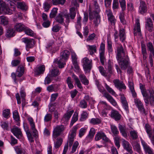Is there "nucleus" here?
Wrapping results in <instances>:
<instances>
[{"label":"nucleus","instance_id":"4","mask_svg":"<svg viewBox=\"0 0 154 154\" xmlns=\"http://www.w3.org/2000/svg\"><path fill=\"white\" fill-rule=\"evenodd\" d=\"M64 16L66 19V23H69L70 19L74 20L75 17L76 12L75 8H72L69 9V13H67L65 11H64Z\"/></svg>","mask_w":154,"mask_h":154},{"label":"nucleus","instance_id":"11","mask_svg":"<svg viewBox=\"0 0 154 154\" xmlns=\"http://www.w3.org/2000/svg\"><path fill=\"white\" fill-rule=\"evenodd\" d=\"M115 87L118 88L120 91H122V89H125L126 86L123 82L120 81L119 79H115L113 81Z\"/></svg>","mask_w":154,"mask_h":154},{"label":"nucleus","instance_id":"63","mask_svg":"<svg viewBox=\"0 0 154 154\" xmlns=\"http://www.w3.org/2000/svg\"><path fill=\"white\" fill-rule=\"evenodd\" d=\"M52 77L51 75L48 74L45 79V83L47 84H49L52 81Z\"/></svg>","mask_w":154,"mask_h":154},{"label":"nucleus","instance_id":"64","mask_svg":"<svg viewBox=\"0 0 154 154\" xmlns=\"http://www.w3.org/2000/svg\"><path fill=\"white\" fill-rule=\"evenodd\" d=\"M78 120V115H74L71 120V122L70 123V126L72 127L74 124Z\"/></svg>","mask_w":154,"mask_h":154},{"label":"nucleus","instance_id":"36","mask_svg":"<svg viewBox=\"0 0 154 154\" xmlns=\"http://www.w3.org/2000/svg\"><path fill=\"white\" fill-rule=\"evenodd\" d=\"M15 149L17 154H27L25 149L18 146H15Z\"/></svg>","mask_w":154,"mask_h":154},{"label":"nucleus","instance_id":"13","mask_svg":"<svg viewBox=\"0 0 154 154\" xmlns=\"http://www.w3.org/2000/svg\"><path fill=\"white\" fill-rule=\"evenodd\" d=\"M11 131L17 138L20 139L22 136L21 129L16 126H14L11 129Z\"/></svg>","mask_w":154,"mask_h":154},{"label":"nucleus","instance_id":"31","mask_svg":"<svg viewBox=\"0 0 154 154\" xmlns=\"http://www.w3.org/2000/svg\"><path fill=\"white\" fill-rule=\"evenodd\" d=\"M23 30L26 34L31 37H33L35 35V34L34 32L27 27L26 26Z\"/></svg>","mask_w":154,"mask_h":154},{"label":"nucleus","instance_id":"48","mask_svg":"<svg viewBox=\"0 0 154 154\" xmlns=\"http://www.w3.org/2000/svg\"><path fill=\"white\" fill-rule=\"evenodd\" d=\"M6 35L7 37H12L14 35V31L13 29L9 28L7 30Z\"/></svg>","mask_w":154,"mask_h":154},{"label":"nucleus","instance_id":"34","mask_svg":"<svg viewBox=\"0 0 154 154\" xmlns=\"http://www.w3.org/2000/svg\"><path fill=\"white\" fill-rule=\"evenodd\" d=\"M47 90L49 92H57L59 90V88L57 86L54 85H51L47 87Z\"/></svg>","mask_w":154,"mask_h":154},{"label":"nucleus","instance_id":"30","mask_svg":"<svg viewBox=\"0 0 154 154\" xmlns=\"http://www.w3.org/2000/svg\"><path fill=\"white\" fill-rule=\"evenodd\" d=\"M63 142V139L59 137L57 138L56 141L54 142V147L56 149H58L61 146Z\"/></svg>","mask_w":154,"mask_h":154},{"label":"nucleus","instance_id":"1","mask_svg":"<svg viewBox=\"0 0 154 154\" xmlns=\"http://www.w3.org/2000/svg\"><path fill=\"white\" fill-rule=\"evenodd\" d=\"M116 58L121 69L123 70L126 69L129 60L123 46L121 44L119 45L117 48Z\"/></svg>","mask_w":154,"mask_h":154},{"label":"nucleus","instance_id":"32","mask_svg":"<svg viewBox=\"0 0 154 154\" xmlns=\"http://www.w3.org/2000/svg\"><path fill=\"white\" fill-rule=\"evenodd\" d=\"M119 35L120 40L123 42L125 39L126 36L125 30L123 29H121L119 31Z\"/></svg>","mask_w":154,"mask_h":154},{"label":"nucleus","instance_id":"49","mask_svg":"<svg viewBox=\"0 0 154 154\" xmlns=\"http://www.w3.org/2000/svg\"><path fill=\"white\" fill-rule=\"evenodd\" d=\"M1 126L2 128L5 130L8 131L9 130V123L7 122H1Z\"/></svg>","mask_w":154,"mask_h":154},{"label":"nucleus","instance_id":"14","mask_svg":"<svg viewBox=\"0 0 154 154\" xmlns=\"http://www.w3.org/2000/svg\"><path fill=\"white\" fill-rule=\"evenodd\" d=\"M153 27L152 21L150 18L146 19L145 27L146 29L150 32H152Z\"/></svg>","mask_w":154,"mask_h":154},{"label":"nucleus","instance_id":"61","mask_svg":"<svg viewBox=\"0 0 154 154\" xmlns=\"http://www.w3.org/2000/svg\"><path fill=\"white\" fill-rule=\"evenodd\" d=\"M51 7L50 4L47 2H45L43 5V8L45 11L48 12Z\"/></svg>","mask_w":154,"mask_h":154},{"label":"nucleus","instance_id":"51","mask_svg":"<svg viewBox=\"0 0 154 154\" xmlns=\"http://www.w3.org/2000/svg\"><path fill=\"white\" fill-rule=\"evenodd\" d=\"M145 128L146 130V132L148 134L149 137L151 138L152 136V133L150 125L149 124H146L145 125Z\"/></svg>","mask_w":154,"mask_h":154},{"label":"nucleus","instance_id":"53","mask_svg":"<svg viewBox=\"0 0 154 154\" xmlns=\"http://www.w3.org/2000/svg\"><path fill=\"white\" fill-rule=\"evenodd\" d=\"M87 128H83L80 129L79 131V136L80 138H81L84 134L87 131Z\"/></svg>","mask_w":154,"mask_h":154},{"label":"nucleus","instance_id":"5","mask_svg":"<svg viewBox=\"0 0 154 154\" xmlns=\"http://www.w3.org/2000/svg\"><path fill=\"white\" fill-rule=\"evenodd\" d=\"M22 42L26 44L25 48L27 51H29V49L33 48L35 44L34 40L32 38L25 37L21 39Z\"/></svg>","mask_w":154,"mask_h":154},{"label":"nucleus","instance_id":"24","mask_svg":"<svg viewBox=\"0 0 154 154\" xmlns=\"http://www.w3.org/2000/svg\"><path fill=\"white\" fill-rule=\"evenodd\" d=\"M25 26L21 23H16L14 26V29L17 31L21 32L24 29Z\"/></svg>","mask_w":154,"mask_h":154},{"label":"nucleus","instance_id":"27","mask_svg":"<svg viewBox=\"0 0 154 154\" xmlns=\"http://www.w3.org/2000/svg\"><path fill=\"white\" fill-rule=\"evenodd\" d=\"M88 48V50L90 53V54L91 55H93L94 53L97 52V47L95 45H87Z\"/></svg>","mask_w":154,"mask_h":154},{"label":"nucleus","instance_id":"17","mask_svg":"<svg viewBox=\"0 0 154 154\" xmlns=\"http://www.w3.org/2000/svg\"><path fill=\"white\" fill-rule=\"evenodd\" d=\"M103 96L107 99L110 103L113 106H116L117 104L113 97L107 93H104Z\"/></svg>","mask_w":154,"mask_h":154},{"label":"nucleus","instance_id":"44","mask_svg":"<svg viewBox=\"0 0 154 154\" xmlns=\"http://www.w3.org/2000/svg\"><path fill=\"white\" fill-rule=\"evenodd\" d=\"M58 10V8H54L52 9L49 15L50 18H52L55 17L57 13Z\"/></svg>","mask_w":154,"mask_h":154},{"label":"nucleus","instance_id":"29","mask_svg":"<svg viewBox=\"0 0 154 154\" xmlns=\"http://www.w3.org/2000/svg\"><path fill=\"white\" fill-rule=\"evenodd\" d=\"M17 7L23 11H26L27 9V6L23 2H17Z\"/></svg>","mask_w":154,"mask_h":154},{"label":"nucleus","instance_id":"56","mask_svg":"<svg viewBox=\"0 0 154 154\" xmlns=\"http://www.w3.org/2000/svg\"><path fill=\"white\" fill-rule=\"evenodd\" d=\"M52 77L56 76L60 74L59 70L57 69H52L51 72V74H49Z\"/></svg>","mask_w":154,"mask_h":154},{"label":"nucleus","instance_id":"20","mask_svg":"<svg viewBox=\"0 0 154 154\" xmlns=\"http://www.w3.org/2000/svg\"><path fill=\"white\" fill-rule=\"evenodd\" d=\"M132 145L134 149L139 154H141L142 151L141 150L140 144L137 141H134L132 143Z\"/></svg>","mask_w":154,"mask_h":154},{"label":"nucleus","instance_id":"25","mask_svg":"<svg viewBox=\"0 0 154 154\" xmlns=\"http://www.w3.org/2000/svg\"><path fill=\"white\" fill-rule=\"evenodd\" d=\"M45 70V66L44 65H42L36 67L35 71V75H39L43 73Z\"/></svg>","mask_w":154,"mask_h":154},{"label":"nucleus","instance_id":"9","mask_svg":"<svg viewBox=\"0 0 154 154\" xmlns=\"http://www.w3.org/2000/svg\"><path fill=\"white\" fill-rule=\"evenodd\" d=\"M65 129V127L63 125H58L54 128L53 131V137L56 138L58 136L62 133Z\"/></svg>","mask_w":154,"mask_h":154},{"label":"nucleus","instance_id":"18","mask_svg":"<svg viewBox=\"0 0 154 154\" xmlns=\"http://www.w3.org/2000/svg\"><path fill=\"white\" fill-rule=\"evenodd\" d=\"M139 9L140 13L141 14H143L146 12L147 11V7L145 2L142 1H140Z\"/></svg>","mask_w":154,"mask_h":154},{"label":"nucleus","instance_id":"59","mask_svg":"<svg viewBox=\"0 0 154 154\" xmlns=\"http://www.w3.org/2000/svg\"><path fill=\"white\" fill-rule=\"evenodd\" d=\"M148 50L149 51L150 53L154 51V48L152 42H150L146 44Z\"/></svg>","mask_w":154,"mask_h":154},{"label":"nucleus","instance_id":"7","mask_svg":"<svg viewBox=\"0 0 154 154\" xmlns=\"http://www.w3.org/2000/svg\"><path fill=\"white\" fill-rule=\"evenodd\" d=\"M28 121L30 126V129L32 131L33 136L35 138H37L38 136V132L35 128V123L33 118L31 117L28 118Z\"/></svg>","mask_w":154,"mask_h":154},{"label":"nucleus","instance_id":"40","mask_svg":"<svg viewBox=\"0 0 154 154\" xmlns=\"http://www.w3.org/2000/svg\"><path fill=\"white\" fill-rule=\"evenodd\" d=\"M111 131L114 136H117L119 134V131L117 127L113 125H110Z\"/></svg>","mask_w":154,"mask_h":154},{"label":"nucleus","instance_id":"21","mask_svg":"<svg viewBox=\"0 0 154 154\" xmlns=\"http://www.w3.org/2000/svg\"><path fill=\"white\" fill-rule=\"evenodd\" d=\"M25 71L24 67L22 65L19 66L16 71V75L18 77L22 76L24 73Z\"/></svg>","mask_w":154,"mask_h":154},{"label":"nucleus","instance_id":"12","mask_svg":"<svg viewBox=\"0 0 154 154\" xmlns=\"http://www.w3.org/2000/svg\"><path fill=\"white\" fill-rule=\"evenodd\" d=\"M23 128L26 132L28 139L30 143H32L34 141V136L32 132L30 131L28 127L26 124H24Z\"/></svg>","mask_w":154,"mask_h":154},{"label":"nucleus","instance_id":"38","mask_svg":"<svg viewBox=\"0 0 154 154\" xmlns=\"http://www.w3.org/2000/svg\"><path fill=\"white\" fill-rule=\"evenodd\" d=\"M137 32L139 35L140 34L141 30L139 22H137V26L134 29V35H137Z\"/></svg>","mask_w":154,"mask_h":154},{"label":"nucleus","instance_id":"3","mask_svg":"<svg viewBox=\"0 0 154 154\" xmlns=\"http://www.w3.org/2000/svg\"><path fill=\"white\" fill-rule=\"evenodd\" d=\"M79 126L76 125L74 126L71 131V133L68 136V139L66 143H69V147L71 148L74 140L76 133Z\"/></svg>","mask_w":154,"mask_h":154},{"label":"nucleus","instance_id":"52","mask_svg":"<svg viewBox=\"0 0 154 154\" xmlns=\"http://www.w3.org/2000/svg\"><path fill=\"white\" fill-rule=\"evenodd\" d=\"M105 86L108 91L113 95H115L116 93L114 91L108 86L106 83H105Z\"/></svg>","mask_w":154,"mask_h":154},{"label":"nucleus","instance_id":"57","mask_svg":"<svg viewBox=\"0 0 154 154\" xmlns=\"http://www.w3.org/2000/svg\"><path fill=\"white\" fill-rule=\"evenodd\" d=\"M52 118V115L50 113H47L45 116L44 121L45 122H48L51 121Z\"/></svg>","mask_w":154,"mask_h":154},{"label":"nucleus","instance_id":"26","mask_svg":"<svg viewBox=\"0 0 154 154\" xmlns=\"http://www.w3.org/2000/svg\"><path fill=\"white\" fill-rule=\"evenodd\" d=\"M79 77L83 84L85 85H88L89 83V81L84 74H80Z\"/></svg>","mask_w":154,"mask_h":154},{"label":"nucleus","instance_id":"19","mask_svg":"<svg viewBox=\"0 0 154 154\" xmlns=\"http://www.w3.org/2000/svg\"><path fill=\"white\" fill-rule=\"evenodd\" d=\"M97 10L93 11V12H90L89 13V19L90 20H92L95 18L99 17L98 14L99 12V7L97 6L96 8Z\"/></svg>","mask_w":154,"mask_h":154},{"label":"nucleus","instance_id":"55","mask_svg":"<svg viewBox=\"0 0 154 154\" xmlns=\"http://www.w3.org/2000/svg\"><path fill=\"white\" fill-rule=\"evenodd\" d=\"M88 114L85 111H83L81 114V116L80 120L81 121H85L88 117Z\"/></svg>","mask_w":154,"mask_h":154},{"label":"nucleus","instance_id":"37","mask_svg":"<svg viewBox=\"0 0 154 154\" xmlns=\"http://www.w3.org/2000/svg\"><path fill=\"white\" fill-rule=\"evenodd\" d=\"M73 112V110H71L69 112H67L64 115L62 120L64 119L66 121H68L71 117Z\"/></svg>","mask_w":154,"mask_h":154},{"label":"nucleus","instance_id":"10","mask_svg":"<svg viewBox=\"0 0 154 154\" xmlns=\"http://www.w3.org/2000/svg\"><path fill=\"white\" fill-rule=\"evenodd\" d=\"M83 66L85 70L87 71L88 70H90L92 67V61L91 60H89L87 57L84 58L82 60Z\"/></svg>","mask_w":154,"mask_h":154},{"label":"nucleus","instance_id":"28","mask_svg":"<svg viewBox=\"0 0 154 154\" xmlns=\"http://www.w3.org/2000/svg\"><path fill=\"white\" fill-rule=\"evenodd\" d=\"M141 141L143 149L146 153H147V152H149V151L152 150L150 147L143 140H141Z\"/></svg>","mask_w":154,"mask_h":154},{"label":"nucleus","instance_id":"16","mask_svg":"<svg viewBox=\"0 0 154 154\" xmlns=\"http://www.w3.org/2000/svg\"><path fill=\"white\" fill-rule=\"evenodd\" d=\"M110 116L116 121L120 120L121 117V114L118 111L113 109L111 112Z\"/></svg>","mask_w":154,"mask_h":154},{"label":"nucleus","instance_id":"8","mask_svg":"<svg viewBox=\"0 0 154 154\" xmlns=\"http://www.w3.org/2000/svg\"><path fill=\"white\" fill-rule=\"evenodd\" d=\"M134 102L139 110L144 115H146L147 112L145 110L144 105L142 102L138 99H135Z\"/></svg>","mask_w":154,"mask_h":154},{"label":"nucleus","instance_id":"60","mask_svg":"<svg viewBox=\"0 0 154 154\" xmlns=\"http://www.w3.org/2000/svg\"><path fill=\"white\" fill-rule=\"evenodd\" d=\"M66 83L68 84V86L70 89H72L73 88V85L72 84L71 81V77H68L66 79Z\"/></svg>","mask_w":154,"mask_h":154},{"label":"nucleus","instance_id":"41","mask_svg":"<svg viewBox=\"0 0 154 154\" xmlns=\"http://www.w3.org/2000/svg\"><path fill=\"white\" fill-rule=\"evenodd\" d=\"M4 14H8L9 15L12 14L13 11L9 8L7 5L4 8H3L1 10Z\"/></svg>","mask_w":154,"mask_h":154},{"label":"nucleus","instance_id":"46","mask_svg":"<svg viewBox=\"0 0 154 154\" xmlns=\"http://www.w3.org/2000/svg\"><path fill=\"white\" fill-rule=\"evenodd\" d=\"M119 2L122 8V11H124L126 9V3L125 0H119Z\"/></svg>","mask_w":154,"mask_h":154},{"label":"nucleus","instance_id":"39","mask_svg":"<svg viewBox=\"0 0 154 154\" xmlns=\"http://www.w3.org/2000/svg\"><path fill=\"white\" fill-rule=\"evenodd\" d=\"M95 133V129L93 128H91L90 131L88 136L86 137V139H89L90 140L93 138Z\"/></svg>","mask_w":154,"mask_h":154},{"label":"nucleus","instance_id":"6","mask_svg":"<svg viewBox=\"0 0 154 154\" xmlns=\"http://www.w3.org/2000/svg\"><path fill=\"white\" fill-rule=\"evenodd\" d=\"M146 106H148L149 103L152 106H154V92L152 91L149 92V95L147 94L146 97H143Z\"/></svg>","mask_w":154,"mask_h":154},{"label":"nucleus","instance_id":"35","mask_svg":"<svg viewBox=\"0 0 154 154\" xmlns=\"http://www.w3.org/2000/svg\"><path fill=\"white\" fill-rule=\"evenodd\" d=\"M72 77L75 80V83L76 84L77 86L80 89H82V86L81 82L78 77L74 74L72 75Z\"/></svg>","mask_w":154,"mask_h":154},{"label":"nucleus","instance_id":"62","mask_svg":"<svg viewBox=\"0 0 154 154\" xmlns=\"http://www.w3.org/2000/svg\"><path fill=\"white\" fill-rule=\"evenodd\" d=\"M13 117L14 120L18 122L20 120V117L18 114V113L17 111L15 110L13 112Z\"/></svg>","mask_w":154,"mask_h":154},{"label":"nucleus","instance_id":"50","mask_svg":"<svg viewBox=\"0 0 154 154\" xmlns=\"http://www.w3.org/2000/svg\"><path fill=\"white\" fill-rule=\"evenodd\" d=\"M105 134L103 132H98L95 135V140L98 141L100 139L103 138V136H104Z\"/></svg>","mask_w":154,"mask_h":154},{"label":"nucleus","instance_id":"54","mask_svg":"<svg viewBox=\"0 0 154 154\" xmlns=\"http://www.w3.org/2000/svg\"><path fill=\"white\" fill-rule=\"evenodd\" d=\"M130 134L133 139H136L138 138L137 132L135 131H131L130 132Z\"/></svg>","mask_w":154,"mask_h":154},{"label":"nucleus","instance_id":"23","mask_svg":"<svg viewBox=\"0 0 154 154\" xmlns=\"http://www.w3.org/2000/svg\"><path fill=\"white\" fill-rule=\"evenodd\" d=\"M63 16H64V11L59 14L55 18L56 21L60 24H62L64 22Z\"/></svg>","mask_w":154,"mask_h":154},{"label":"nucleus","instance_id":"2","mask_svg":"<svg viewBox=\"0 0 154 154\" xmlns=\"http://www.w3.org/2000/svg\"><path fill=\"white\" fill-rule=\"evenodd\" d=\"M69 54V51L66 50L63 51L61 54L59 60L57 61L59 68H62L64 67L65 61L68 59Z\"/></svg>","mask_w":154,"mask_h":154},{"label":"nucleus","instance_id":"42","mask_svg":"<svg viewBox=\"0 0 154 154\" xmlns=\"http://www.w3.org/2000/svg\"><path fill=\"white\" fill-rule=\"evenodd\" d=\"M112 63L111 61L110 60H109L108 61L107 64L105 66L106 68L108 69V72L110 74H112Z\"/></svg>","mask_w":154,"mask_h":154},{"label":"nucleus","instance_id":"22","mask_svg":"<svg viewBox=\"0 0 154 154\" xmlns=\"http://www.w3.org/2000/svg\"><path fill=\"white\" fill-rule=\"evenodd\" d=\"M121 100L123 108L125 110L127 113L128 112L129 109L128 104L126 99L124 97L122 96L121 98Z\"/></svg>","mask_w":154,"mask_h":154},{"label":"nucleus","instance_id":"43","mask_svg":"<svg viewBox=\"0 0 154 154\" xmlns=\"http://www.w3.org/2000/svg\"><path fill=\"white\" fill-rule=\"evenodd\" d=\"M140 88L141 90L142 94L143 97H146L147 94L146 90L145 89V86L141 83L140 84Z\"/></svg>","mask_w":154,"mask_h":154},{"label":"nucleus","instance_id":"58","mask_svg":"<svg viewBox=\"0 0 154 154\" xmlns=\"http://www.w3.org/2000/svg\"><path fill=\"white\" fill-rule=\"evenodd\" d=\"M107 48L109 53H111L112 51V48L111 41L108 39H107Z\"/></svg>","mask_w":154,"mask_h":154},{"label":"nucleus","instance_id":"15","mask_svg":"<svg viewBox=\"0 0 154 154\" xmlns=\"http://www.w3.org/2000/svg\"><path fill=\"white\" fill-rule=\"evenodd\" d=\"M122 143L124 149L126 150L130 154H132L133 152L132 149V147L129 142L125 140H123Z\"/></svg>","mask_w":154,"mask_h":154},{"label":"nucleus","instance_id":"45","mask_svg":"<svg viewBox=\"0 0 154 154\" xmlns=\"http://www.w3.org/2000/svg\"><path fill=\"white\" fill-rule=\"evenodd\" d=\"M101 122V120L98 118H93L91 119L90 121V123L92 124L98 125Z\"/></svg>","mask_w":154,"mask_h":154},{"label":"nucleus","instance_id":"33","mask_svg":"<svg viewBox=\"0 0 154 154\" xmlns=\"http://www.w3.org/2000/svg\"><path fill=\"white\" fill-rule=\"evenodd\" d=\"M9 22L8 19L6 17L2 16H0V23L4 26L7 25Z\"/></svg>","mask_w":154,"mask_h":154},{"label":"nucleus","instance_id":"47","mask_svg":"<svg viewBox=\"0 0 154 154\" xmlns=\"http://www.w3.org/2000/svg\"><path fill=\"white\" fill-rule=\"evenodd\" d=\"M52 3L54 5H63L65 2L66 0H52Z\"/></svg>","mask_w":154,"mask_h":154}]
</instances>
